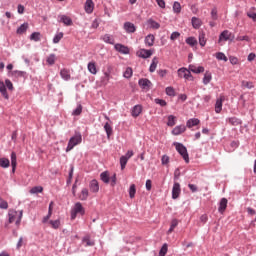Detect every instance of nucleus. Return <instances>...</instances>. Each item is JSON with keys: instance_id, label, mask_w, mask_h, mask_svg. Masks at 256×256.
Listing matches in <instances>:
<instances>
[{"instance_id": "10", "label": "nucleus", "mask_w": 256, "mask_h": 256, "mask_svg": "<svg viewBox=\"0 0 256 256\" xmlns=\"http://www.w3.org/2000/svg\"><path fill=\"white\" fill-rule=\"evenodd\" d=\"M124 30L126 33H135L137 31V27H135V24L131 22L124 23Z\"/></svg>"}, {"instance_id": "12", "label": "nucleus", "mask_w": 256, "mask_h": 256, "mask_svg": "<svg viewBox=\"0 0 256 256\" xmlns=\"http://www.w3.org/2000/svg\"><path fill=\"white\" fill-rule=\"evenodd\" d=\"M144 42L146 47H153V45H155V36L153 34L147 35Z\"/></svg>"}, {"instance_id": "35", "label": "nucleus", "mask_w": 256, "mask_h": 256, "mask_svg": "<svg viewBox=\"0 0 256 256\" xmlns=\"http://www.w3.org/2000/svg\"><path fill=\"white\" fill-rule=\"evenodd\" d=\"M27 73L25 71H19V70H14L11 72V77H15L18 79V77H25Z\"/></svg>"}, {"instance_id": "25", "label": "nucleus", "mask_w": 256, "mask_h": 256, "mask_svg": "<svg viewBox=\"0 0 256 256\" xmlns=\"http://www.w3.org/2000/svg\"><path fill=\"white\" fill-rule=\"evenodd\" d=\"M226 121H227V123L233 125L234 127L241 125V119H239L237 117H230Z\"/></svg>"}, {"instance_id": "24", "label": "nucleus", "mask_w": 256, "mask_h": 256, "mask_svg": "<svg viewBox=\"0 0 256 256\" xmlns=\"http://www.w3.org/2000/svg\"><path fill=\"white\" fill-rule=\"evenodd\" d=\"M89 197V190L87 188H83L79 194L80 201H87Z\"/></svg>"}, {"instance_id": "1", "label": "nucleus", "mask_w": 256, "mask_h": 256, "mask_svg": "<svg viewBox=\"0 0 256 256\" xmlns=\"http://www.w3.org/2000/svg\"><path fill=\"white\" fill-rule=\"evenodd\" d=\"M21 219H23V210L16 211L10 209L8 211V221L4 224V227L9 229L11 223H15L16 227H19V225H21Z\"/></svg>"}, {"instance_id": "64", "label": "nucleus", "mask_w": 256, "mask_h": 256, "mask_svg": "<svg viewBox=\"0 0 256 256\" xmlns=\"http://www.w3.org/2000/svg\"><path fill=\"white\" fill-rule=\"evenodd\" d=\"M152 187H153V182L151 180H149V179L146 180V189L148 191H151Z\"/></svg>"}, {"instance_id": "31", "label": "nucleus", "mask_w": 256, "mask_h": 256, "mask_svg": "<svg viewBox=\"0 0 256 256\" xmlns=\"http://www.w3.org/2000/svg\"><path fill=\"white\" fill-rule=\"evenodd\" d=\"M0 93L5 99H9V94L7 93V88L5 87V83L0 82Z\"/></svg>"}, {"instance_id": "46", "label": "nucleus", "mask_w": 256, "mask_h": 256, "mask_svg": "<svg viewBox=\"0 0 256 256\" xmlns=\"http://www.w3.org/2000/svg\"><path fill=\"white\" fill-rule=\"evenodd\" d=\"M216 59H218V61H228L227 56H225V54L222 52L216 53Z\"/></svg>"}, {"instance_id": "54", "label": "nucleus", "mask_w": 256, "mask_h": 256, "mask_svg": "<svg viewBox=\"0 0 256 256\" xmlns=\"http://www.w3.org/2000/svg\"><path fill=\"white\" fill-rule=\"evenodd\" d=\"M0 209H9V203L3 198H0Z\"/></svg>"}, {"instance_id": "49", "label": "nucleus", "mask_w": 256, "mask_h": 256, "mask_svg": "<svg viewBox=\"0 0 256 256\" xmlns=\"http://www.w3.org/2000/svg\"><path fill=\"white\" fill-rule=\"evenodd\" d=\"M166 95L169 97H175V88L169 86L166 88Z\"/></svg>"}, {"instance_id": "36", "label": "nucleus", "mask_w": 256, "mask_h": 256, "mask_svg": "<svg viewBox=\"0 0 256 256\" xmlns=\"http://www.w3.org/2000/svg\"><path fill=\"white\" fill-rule=\"evenodd\" d=\"M135 193H137V188L135 184H131L129 188V197L130 199H135Z\"/></svg>"}, {"instance_id": "13", "label": "nucleus", "mask_w": 256, "mask_h": 256, "mask_svg": "<svg viewBox=\"0 0 256 256\" xmlns=\"http://www.w3.org/2000/svg\"><path fill=\"white\" fill-rule=\"evenodd\" d=\"M185 131H187V127L185 125H179L172 130V135H181V133H185Z\"/></svg>"}, {"instance_id": "26", "label": "nucleus", "mask_w": 256, "mask_h": 256, "mask_svg": "<svg viewBox=\"0 0 256 256\" xmlns=\"http://www.w3.org/2000/svg\"><path fill=\"white\" fill-rule=\"evenodd\" d=\"M157 65H159V58L154 57L152 59V63L149 68L150 73H155V70L157 69Z\"/></svg>"}, {"instance_id": "43", "label": "nucleus", "mask_w": 256, "mask_h": 256, "mask_svg": "<svg viewBox=\"0 0 256 256\" xmlns=\"http://www.w3.org/2000/svg\"><path fill=\"white\" fill-rule=\"evenodd\" d=\"M187 68L182 67L180 69H178L177 73H178V77H180V79H185V75L187 73Z\"/></svg>"}, {"instance_id": "17", "label": "nucleus", "mask_w": 256, "mask_h": 256, "mask_svg": "<svg viewBox=\"0 0 256 256\" xmlns=\"http://www.w3.org/2000/svg\"><path fill=\"white\" fill-rule=\"evenodd\" d=\"M89 187L92 193H99V182L97 180H92Z\"/></svg>"}, {"instance_id": "63", "label": "nucleus", "mask_w": 256, "mask_h": 256, "mask_svg": "<svg viewBox=\"0 0 256 256\" xmlns=\"http://www.w3.org/2000/svg\"><path fill=\"white\" fill-rule=\"evenodd\" d=\"M162 165H169V156L163 155L161 158Z\"/></svg>"}, {"instance_id": "52", "label": "nucleus", "mask_w": 256, "mask_h": 256, "mask_svg": "<svg viewBox=\"0 0 256 256\" xmlns=\"http://www.w3.org/2000/svg\"><path fill=\"white\" fill-rule=\"evenodd\" d=\"M154 103H156V105H160V107H165L167 106V102L163 99H159V98H156L154 100Z\"/></svg>"}, {"instance_id": "34", "label": "nucleus", "mask_w": 256, "mask_h": 256, "mask_svg": "<svg viewBox=\"0 0 256 256\" xmlns=\"http://www.w3.org/2000/svg\"><path fill=\"white\" fill-rule=\"evenodd\" d=\"M176 123H177V117H175L174 115H169L168 122H167L168 127H175Z\"/></svg>"}, {"instance_id": "56", "label": "nucleus", "mask_w": 256, "mask_h": 256, "mask_svg": "<svg viewBox=\"0 0 256 256\" xmlns=\"http://www.w3.org/2000/svg\"><path fill=\"white\" fill-rule=\"evenodd\" d=\"M83 243H86V247H93L95 245V242L91 241L89 237H85Z\"/></svg>"}, {"instance_id": "16", "label": "nucleus", "mask_w": 256, "mask_h": 256, "mask_svg": "<svg viewBox=\"0 0 256 256\" xmlns=\"http://www.w3.org/2000/svg\"><path fill=\"white\" fill-rule=\"evenodd\" d=\"M60 76L64 81H69L71 79V72L67 68H63L60 70Z\"/></svg>"}, {"instance_id": "50", "label": "nucleus", "mask_w": 256, "mask_h": 256, "mask_svg": "<svg viewBox=\"0 0 256 256\" xmlns=\"http://www.w3.org/2000/svg\"><path fill=\"white\" fill-rule=\"evenodd\" d=\"M31 41H40L41 34L39 32H34L30 36Z\"/></svg>"}, {"instance_id": "4", "label": "nucleus", "mask_w": 256, "mask_h": 256, "mask_svg": "<svg viewBox=\"0 0 256 256\" xmlns=\"http://www.w3.org/2000/svg\"><path fill=\"white\" fill-rule=\"evenodd\" d=\"M77 215H85V208H83V205L81 202H77L72 211H71V219H76Z\"/></svg>"}, {"instance_id": "40", "label": "nucleus", "mask_w": 256, "mask_h": 256, "mask_svg": "<svg viewBox=\"0 0 256 256\" xmlns=\"http://www.w3.org/2000/svg\"><path fill=\"white\" fill-rule=\"evenodd\" d=\"M49 224L51 225L52 229H59V227H61V220H50Z\"/></svg>"}, {"instance_id": "7", "label": "nucleus", "mask_w": 256, "mask_h": 256, "mask_svg": "<svg viewBox=\"0 0 256 256\" xmlns=\"http://www.w3.org/2000/svg\"><path fill=\"white\" fill-rule=\"evenodd\" d=\"M84 9L86 13H88V15H91V13H93L95 9V3L93 2V0H86L84 4Z\"/></svg>"}, {"instance_id": "53", "label": "nucleus", "mask_w": 256, "mask_h": 256, "mask_svg": "<svg viewBox=\"0 0 256 256\" xmlns=\"http://www.w3.org/2000/svg\"><path fill=\"white\" fill-rule=\"evenodd\" d=\"M168 246L167 244H163L162 248L159 251V256L167 255Z\"/></svg>"}, {"instance_id": "38", "label": "nucleus", "mask_w": 256, "mask_h": 256, "mask_svg": "<svg viewBox=\"0 0 256 256\" xmlns=\"http://www.w3.org/2000/svg\"><path fill=\"white\" fill-rule=\"evenodd\" d=\"M11 165V162L7 158H0V167H3V169H7Z\"/></svg>"}, {"instance_id": "22", "label": "nucleus", "mask_w": 256, "mask_h": 256, "mask_svg": "<svg viewBox=\"0 0 256 256\" xmlns=\"http://www.w3.org/2000/svg\"><path fill=\"white\" fill-rule=\"evenodd\" d=\"M11 165H12V173H15L17 169V154L15 152L11 153Z\"/></svg>"}, {"instance_id": "60", "label": "nucleus", "mask_w": 256, "mask_h": 256, "mask_svg": "<svg viewBox=\"0 0 256 256\" xmlns=\"http://www.w3.org/2000/svg\"><path fill=\"white\" fill-rule=\"evenodd\" d=\"M181 37V33L179 32H173L170 36L171 41H175L176 39H179Z\"/></svg>"}, {"instance_id": "37", "label": "nucleus", "mask_w": 256, "mask_h": 256, "mask_svg": "<svg viewBox=\"0 0 256 256\" xmlns=\"http://www.w3.org/2000/svg\"><path fill=\"white\" fill-rule=\"evenodd\" d=\"M192 27H194V29H199V27H201V19L192 17Z\"/></svg>"}, {"instance_id": "44", "label": "nucleus", "mask_w": 256, "mask_h": 256, "mask_svg": "<svg viewBox=\"0 0 256 256\" xmlns=\"http://www.w3.org/2000/svg\"><path fill=\"white\" fill-rule=\"evenodd\" d=\"M30 193L32 195H35L37 193H43V187L42 186L33 187V188H31Z\"/></svg>"}, {"instance_id": "55", "label": "nucleus", "mask_w": 256, "mask_h": 256, "mask_svg": "<svg viewBox=\"0 0 256 256\" xmlns=\"http://www.w3.org/2000/svg\"><path fill=\"white\" fill-rule=\"evenodd\" d=\"M242 87H245L246 89H253L254 85L253 82L242 81Z\"/></svg>"}, {"instance_id": "18", "label": "nucleus", "mask_w": 256, "mask_h": 256, "mask_svg": "<svg viewBox=\"0 0 256 256\" xmlns=\"http://www.w3.org/2000/svg\"><path fill=\"white\" fill-rule=\"evenodd\" d=\"M143 111V107L141 105H135L132 109L131 115L132 117H139Z\"/></svg>"}, {"instance_id": "62", "label": "nucleus", "mask_w": 256, "mask_h": 256, "mask_svg": "<svg viewBox=\"0 0 256 256\" xmlns=\"http://www.w3.org/2000/svg\"><path fill=\"white\" fill-rule=\"evenodd\" d=\"M83 111V106L78 105L77 108L73 111L72 115H79Z\"/></svg>"}, {"instance_id": "21", "label": "nucleus", "mask_w": 256, "mask_h": 256, "mask_svg": "<svg viewBox=\"0 0 256 256\" xmlns=\"http://www.w3.org/2000/svg\"><path fill=\"white\" fill-rule=\"evenodd\" d=\"M189 71H191L192 73H203L205 71V68L203 66H195V65H189Z\"/></svg>"}, {"instance_id": "2", "label": "nucleus", "mask_w": 256, "mask_h": 256, "mask_svg": "<svg viewBox=\"0 0 256 256\" xmlns=\"http://www.w3.org/2000/svg\"><path fill=\"white\" fill-rule=\"evenodd\" d=\"M83 141V136L81 133H76L74 136H72L69 141L66 148V153H69V151H73V148L77 147V145H81Z\"/></svg>"}, {"instance_id": "3", "label": "nucleus", "mask_w": 256, "mask_h": 256, "mask_svg": "<svg viewBox=\"0 0 256 256\" xmlns=\"http://www.w3.org/2000/svg\"><path fill=\"white\" fill-rule=\"evenodd\" d=\"M174 146L176 147V151L183 157L185 163H189V153H187V147L185 145L175 142Z\"/></svg>"}, {"instance_id": "47", "label": "nucleus", "mask_w": 256, "mask_h": 256, "mask_svg": "<svg viewBox=\"0 0 256 256\" xmlns=\"http://www.w3.org/2000/svg\"><path fill=\"white\" fill-rule=\"evenodd\" d=\"M124 77L126 79H131V77H133V69L131 68H126L125 72H124Z\"/></svg>"}, {"instance_id": "39", "label": "nucleus", "mask_w": 256, "mask_h": 256, "mask_svg": "<svg viewBox=\"0 0 256 256\" xmlns=\"http://www.w3.org/2000/svg\"><path fill=\"white\" fill-rule=\"evenodd\" d=\"M55 61H57V56H55V54H50L46 59L48 65H55Z\"/></svg>"}, {"instance_id": "41", "label": "nucleus", "mask_w": 256, "mask_h": 256, "mask_svg": "<svg viewBox=\"0 0 256 256\" xmlns=\"http://www.w3.org/2000/svg\"><path fill=\"white\" fill-rule=\"evenodd\" d=\"M148 25H150L151 29H159V27H161V25L153 19L148 20Z\"/></svg>"}, {"instance_id": "15", "label": "nucleus", "mask_w": 256, "mask_h": 256, "mask_svg": "<svg viewBox=\"0 0 256 256\" xmlns=\"http://www.w3.org/2000/svg\"><path fill=\"white\" fill-rule=\"evenodd\" d=\"M60 21L67 27H70L71 25H73V20L71 19V17H69L67 15L60 16Z\"/></svg>"}, {"instance_id": "20", "label": "nucleus", "mask_w": 256, "mask_h": 256, "mask_svg": "<svg viewBox=\"0 0 256 256\" xmlns=\"http://www.w3.org/2000/svg\"><path fill=\"white\" fill-rule=\"evenodd\" d=\"M101 39L102 41H104V43H108L109 45H115V38H113V36L109 34L103 35Z\"/></svg>"}, {"instance_id": "32", "label": "nucleus", "mask_w": 256, "mask_h": 256, "mask_svg": "<svg viewBox=\"0 0 256 256\" xmlns=\"http://www.w3.org/2000/svg\"><path fill=\"white\" fill-rule=\"evenodd\" d=\"M27 29H29V24L24 23L17 29L16 33L18 35H23V33H26Z\"/></svg>"}, {"instance_id": "23", "label": "nucleus", "mask_w": 256, "mask_h": 256, "mask_svg": "<svg viewBox=\"0 0 256 256\" xmlns=\"http://www.w3.org/2000/svg\"><path fill=\"white\" fill-rule=\"evenodd\" d=\"M227 198H222L219 204L218 211L219 213H225V209H227Z\"/></svg>"}, {"instance_id": "9", "label": "nucleus", "mask_w": 256, "mask_h": 256, "mask_svg": "<svg viewBox=\"0 0 256 256\" xmlns=\"http://www.w3.org/2000/svg\"><path fill=\"white\" fill-rule=\"evenodd\" d=\"M138 57H141L142 59H149L151 55H153V51L147 50V49H140L137 52Z\"/></svg>"}, {"instance_id": "33", "label": "nucleus", "mask_w": 256, "mask_h": 256, "mask_svg": "<svg viewBox=\"0 0 256 256\" xmlns=\"http://www.w3.org/2000/svg\"><path fill=\"white\" fill-rule=\"evenodd\" d=\"M199 44L201 47H205V45H207V38H205V32L199 33Z\"/></svg>"}, {"instance_id": "58", "label": "nucleus", "mask_w": 256, "mask_h": 256, "mask_svg": "<svg viewBox=\"0 0 256 256\" xmlns=\"http://www.w3.org/2000/svg\"><path fill=\"white\" fill-rule=\"evenodd\" d=\"M110 79H111V72H104V78H103L104 83L106 84L109 83Z\"/></svg>"}, {"instance_id": "30", "label": "nucleus", "mask_w": 256, "mask_h": 256, "mask_svg": "<svg viewBox=\"0 0 256 256\" xmlns=\"http://www.w3.org/2000/svg\"><path fill=\"white\" fill-rule=\"evenodd\" d=\"M100 179L103 181V183H109L111 181V177H109V172L104 171L100 174Z\"/></svg>"}, {"instance_id": "8", "label": "nucleus", "mask_w": 256, "mask_h": 256, "mask_svg": "<svg viewBox=\"0 0 256 256\" xmlns=\"http://www.w3.org/2000/svg\"><path fill=\"white\" fill-rule=\"evenodd\" d=\"M223 101H225V96H220L216 100L215 113H221V111H223Z\"/></svg>"}, {"instance_id": "19", "label": "nucleus", "mask_w": 256, "mask_h": 256, "mask_svg": "<svg viewBox=\"0 0 256 256\" xmlns=\"http://www.w3.org/2000/svg\"><path fill=\"white\" fill-rule=\"evenodd\" d=\"M139 85L142 87V89H150L151 88V81L149 79L144 78L139 80Z\"/></svg>"}, {"instance_id": "28", "label": "nucleus", "mask_w": 256, "mask_h": 256, "mask_svg": "<svg viewBox=\"0 0 256 256\" xmlns=\"http://www.w3.org/2000/svg\"><path fill=\"white\" fill-rule=\"evenodd\" d=\"M104 131L106 132L108 139H110L111 135H113V127H111V124H109V122L105 123Z\"/></svg>"}, {"instance_id": "27", "label": "nucleus", "mask_w": 256, "mask_h": 256, "mask_svg": "<svg viewBox=\"0 0 256 256\" xmlns=\"http://www.w3.org/2000/svg\"><path fill=\"white\" fill-rule=\"evenodd\" d=\"M213 79V75L211 74V72L206 71L203 77V83L204 85H209V83H211V80Z\"/></svg>"}, {"instance_id": "48", "label": "nucleus", "mask_w": 256, "mask_h": 256, "mask_svg": "<svg viewBox=\"0 0 256 256\" xmlns=\"http://www.w3.org/2000/svg\"><path fill=\"white\" fill-rule=\"evenodd\" d=\"M63 32H59L58 34H56L53 38V43L57 44L59 43V41H61L63 39Z\"/></svg>"}, {"instance_id": "57", "label": "nucleus", "mask_w": 256, "mask_h": 256, "mask_svg": "<svg viewBox=\"0 0 256 256\" xmlns=\"http://www.w3.org/2000/svg\"><path fill=\"white\" fill-rule=\"evenodd\" d=\"M184 79H187V81H193V75L191 74V70H186V74H184Z\"/></svg>"}, {"instance_id": "5", "label": "nucleus", "mask_w": 256, "mask_h": 256, "mask_svg": "<svg viewBox=\"0 0 256 256\" xmlns=\"http://www.w3.org/2000/svg\"><path fill=\"white\" fill-rule=\"evenodd\" d=\"M235 39V34L231 33L229 30H224L219 35L218 42L221 43L222 41H233Z\"/></svg>"}, {"instance_id": "14", "label": "nucleus", "mask_w": 256, "mask_h": 256, "mask_svg": "<svg viewBox=\"0 0 256 256\" xmlns=\"http://www.w3.org/2000/svg\"><path fill=\"white\" fill-rule=\"evenodd\" d=\"M199 123H201L200 119L197 118H191L186 122V127H188V129H191L192 127H197V125H199Z\"/></svg>"}, {"instance_id": "51", "label": "nucleus", "mask_w": 256, "mask_h": 256, "mask_svg": "<svg viewBox=\"0 0 256 256\" xmlns=\"http://www.w3.org/2000/svg\"><path fill=\"white\" fill-rule=\"evenodd\" d=\"M173 11H174V13H181V3L174 2Z\"/></svg>"}, {"instance_id": "29", "label": "nucleus", "mask_w": 256, "mask_h": 256, "mask_svg": "<svg viewBox=\"0 0 256 256\" xmlns=\"http://www.w3.org/2000/svg\"><path fill=\"white\" fill-rule=\"evenodd\" d=\"M88 71L92 75H97V65L95 64V62L88 63Z\"/></svg>"}, {"instance_id": "6", "label": "nucleus", "mask_w": 256, "mask_h": 256, "mask_svg": "<svg viewBox=\"0 0 256 256\" xmlns=\"http://www.w3.org/2000/svg\"><path fill=\"white\" fill-rule=\"evenodd\" d=\"M179 195H181V184L175 182L172 188V199H179Z\"/></svg>"}, {"instance_id": "42", "label": "nucleus", "mask_w": 256, "mask_h": 256, "mask_svg": "<svg viewBox=\"0 0 256 256\" xmlns=\"http://www.w3.org/2000/svg\"><path fill=\"white\" fill-rule=\"evenodd\" d=\"M186 43L190 45V47H195V45H197V39H195V37H188Z\"/></svg>"}, {"instance_id": "11", "label": "nucleus", "mask_w": 256, "mask_h": 256, "mask_svg": "<svg viewBox=\"0 0 256 256\" xmlns=\"http://www.w3.org/2000/svg\"><path fill=\"white\" fill-rule=\"evenodd\" d=\"M114 49L123 55H128L129 53V48L123 44H115Z\"/></svg>"}, {"instance_id": "45", "label": "nucleus", "mask_w": 256, "mask_h": 256, "mask_svg": "<svg viewBox=\"0 0 256 256\" xmlns=\"http://www.w3.org/2000/svg\"><path fill=\"white\" fill-rule=\"evenodd\" d=\"M128 159L127 157L121 156L120 157V166H121V170L123 171V169H125V167L127 166L128 163Z\"/></svg>"}, {"instance_id": "59", "label": "nucleus", "mask_w": 256, "mask_h": 256, "mask_svg": "<svg viewBox=\"0 0 256 256\" xmlns=\"http://www.w3.org/2000/svg\"><path fill=\"white\" fill-rule=\"evenodd\" d=\"M5 85H6L7 89H9V91H13V82H11V80L6 79Z\"/></svg>"}, {"instance_id": "61", "label": "nucleus", "mask_w": 256, "mask_h": 256, "mask_svg": "<svg viewBox=\"0 0 256 256\" xmlns=\"http://www.w3.org/2000/svg\"><path fill=\"white\" fill-rule=\"evenodd\" d=\"M211 17H212L213 21H217V19H218V16H217V8H213V9L211 10Z\"/></svg>"}]
</instances>
